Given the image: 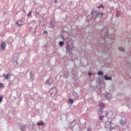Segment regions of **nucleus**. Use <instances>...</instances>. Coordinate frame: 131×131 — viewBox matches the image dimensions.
<instances>
[{
    "mask_svg": "<svg viewBox=\"0 0 131 131\" xmlns=\"http://www.w3.org/2000/svg\"><path fill=\"white\" fill-rule=\"evenodd\" d=\"M98 106L99 107L98 113L100 115H102V114H103L104 112V111H103V110L104 109V108H105V104L101 102L99 103Z\"/></svg>",
    "mask_w": 131,
    "mask_h": 131,
    "instance_id": "1",
    "label": "nucleus"
},
{
    "mask_svg": "<svg viewBox=\"0 0 131 131\" xmlns=\"http://www.w3.org/2000/svg\"><path fill=\"white\" fill-rule=\"evenodd\" d=\"M91 15L93 18H97L100 15V12H97L96 10H92Z\"/></svg>",
    "mask_w": 131,
    "mask_h": 131,
    "instance_id": "2",
    "label": "nucleus"
},
{
    "mask_svg": "<svg viewBox=\"0 0 131 131\" xmlns=\"http://www.w3.org/2000/svg\"><path fill=\"white\" fill-rule=\"evenodd\" d=\"M112 122H106L105 123V127L106 128H110L112 126Z\"/></svg>",
    "mask_w": 131,
    "mask_h": 131,
    "instance_id": "3",
    "label": "nucleus"
},
{
    "mask_svg": "<svg viewBox=\"0 0 131 131\" xmlns=\"http://www.w3.org/2000/svg\"><path fill=\"white\" fill-rule=\"evenodd\" d=\"M1 49H2L3 51H4V50H5V49H6V42H5L4 41L1 42Z\"/></svg>",
    "mask_w": 131,
    "mask_h": 131,
    "instance_id": "4",
    "label": "nucleus"
},
{
    "mask_svg": "<svg viewBox=\"0 0 131 131\" xmlns=\"http://www.w3.org/2000/svg\"><path fill=\"white\" fill-rule=\"evenodd\" d=\"M23 20H18L16 23V24L18 26H22L23 25Z\"/></svg>",
    "mask_w": 131,
    "mask_h": 131,
    "instance_id": "5",
    "label": "nucleus"
},
{
    "mask_svg": "<svg viewBox=\"0 0 131 131\" xmlns=\"http://www.w3.org/2000/svg\"><path fill=\"white\" fill-rule=\"evenodd\" d=\"M104 79H105V80H111V77H108L107 75H104Z\"/></svg>",
    "mask_w": 131,
    "mask_h": 131,
    "instance_id": "6",
    "label": "nucleus"
},
{
    "mask_svg": "<svg viewBox=\"0 0 131 131\" xmlns=\"http://www.w3.org/2000/svg\"><path fill=\"white\" fill-rule=\"evenodd\" d=\"M37 125L39 126L42 125V126H43V125H45V123L43 122H41L40 123H38Z\"/></svg>",
    "mask_w": 131,
    "mask_h": 131,
    "instance_id": "7",
    "label": "nucleus"
},
{
    "mask_svg": "<svg viewBox=\"0 0 131 131\" xmlns=\"http://www.w3.org/2000/svg\"><path fill=\"white\" fill-rule=\"evenodd\" d=\"M104 117H105L104 116H99V119L100 120H103L104 119Z\"/></svg>",
    "mask_w": 131,
    "mask_h": 131,
    "instance_id": "8",
    "label": "nucleus"
},
{
    "mask_svg": "<svg viewBox=\"0 0 131 131\" xmlns=\"http://www.w3.org/2000/svg\"><path fill=\"white\" fill-rule=\"evenodd\" d=\"M73 100L72 99H69V103H71V104H73Z\"/></svg>",
    "mask_w": 131,
    "mask_h": 131,
    "instance_id": "9",
    "label": "nucleus"
},
{
    "mask_svg": "<svg viewBox=\"0 0 131 131\" xmlns=\"http://www.w3.org/2000/svg\"><path fill=\"white\" fill-rule=\"evenodd\" d=\"M98 75H103V72L101 71H99L98 72Z\"/></svg>",
    "mask_w": 131,
    "mask_h": 131,
    "instance_id": "10",
    "label": "nucleus"
},
{
    "mask_svg": "<svg viewBox=\"0 0 131 131\" xmlns=\"http://www.w3.org/2000/svg\"><path fill=\"white\" fill-rule=\"evenodd\" d=\"M63 45H64V42H63V41H60L59 42V46L60 47H63Z\"/></svg>",
    "mask_w": 131,
    "mask_h": 131,
    "instance_id": "11",
    "label": "nucleus"
},
{
    "mask_svg": "<svg viewBox=\"0 0 131 131\" xmlns=\"http://www.w3.org/2000/svg\"><path fill=\"white\" fill-rule=\"evenodd\" d=\"M9 77H10V75L7 74V75L5 76V79H9Z\"/></svg>",
    "mask_w": 131,
    "mask_h": 131,
    "instance_id": "12",
    "label": "nucleus"
},
{
    "mask_svg": "<svg viewBox=\"0 0 131 131\" xmlns=\"http://www.w3.org/2000/svg\"><path fill=\"white\" fill-rule=\"evenodd\" d=\"M119 50L121 51V52H124V48H120Z\"/></svg>",
    "mask_w": 131,
    "mask_h": 131,
    "instance_id": "13",
    "label": "nucleus"
},
{
    "mask_svg": "<svg viewBox=\"0 0 131 131\" xmlns=\"http://www.w3.org/2000/svg\"><path fill=\"white\" fill-rule=\"evenodd\" d=\"M100 8H102V9H104V6H103L102 5H101L100 6H98L97 7L98 9H100Z\"/></svg>",
    "mask_w": 131,
    "mask_h": 131,
    "instance_id": "14",
    "label": "nucleus"
},
{
    "mask_svg": "<svg viewBox=\"0 0 131 131\" xmlns=\"http://www.w3.org/2000/svg\"><path fill=\"white\" fill-rule=\"evenodd\" d=\"M3 101V96L2 95L0 96V103H2V101Z\"/></svg>",
    "mask_w": 131,
    "mask_h": 131,
    "instance_id": "15",
    "label": "nucleus"
},
{
    "mask_svg": "<svg viewBox=\"0 0 131 131\" xmlns=\"http://www.w3.org/2000/svg\"><path fill=\"white\" fill-rule=\"evenodd\" d=\"M0 87L2 89V88H4V84L0 83Z\"/></svg>",
    "mask_w": 131,
    "mask_h": 131,
    "instance_id": "16",
    "label": "nucleus"
},
{
    "mask_svg": "<svg viewBox=\"0 0 131 131\" xmlns=\"http://www.w3.org/2000/svg\"><path fill=\"white\" fill-rule=\"evenodd\" d=\"M87 131H92V128H88L87 129Z\"/></svg>",
    "mask_w": 131,
    "mask_h": 131,
    "instance_id": "17",
    "label": "nucleus"
},
{
    "mask_svg": "<svg viewBox=\"0 0 131 131\" xmlns=\"http://www.w3.org/2000/svg\"><path fill=\"white\" fill-rule=\"evenodd\" d=\"M31 15V11H29V13L28 14V16H30Z\"/></svg>",
    "mask_w": 131,
    "mask_h": 131,
    "instance_id": "18",
    "label": "nucleus"
},
{
    "mask_svg": "<svg viewBox=\"0 0 131 131\" xmlns=\"http://www.w3.org/2000/svg\"><path fill=\"white\" fill-rule=\"evenodd\" d=\"M99 15H100L102 17V16H103V12L100 13Z\"/></svg>",
    "mask_w": 131,
    "mask_h": 131,
    "instance_id": "19",
    "label": "nucleus"
},
{
    "mask_svg": "<svg viewBox=\"0 0 131 131\" xmlns=\"http://www.w3.org/2000/svg\"><path fill=\"white\" fill-rule=\"evenodd\" d=\"M43 33H45V34H47L48 33V32L47 31H44Z\"/></svg>",
    "mask_w": 131,
    "mask_h": 131,
    "instance_id": "20",
    "label": "nucleus"
},
{
    "mask_svg": "<svg viewBox=\"0 0 131 131\" xmlns=\"http://www.w3.org/2000/svg\"><path fill=\"white\" fill-rule=\"evenodd\" d=\"M53 91H55V92H56V89H51V90H50V92H53Z\"/></svg>",
    "mask_w": 131,
    "mask_h": 131,
    "instance_id": "21",
    "label": "nucleus"
},
{
    "mask_svg": "<svg viewBox=\"0 0 131 131\" xmlns=\"http://www.w3.org/2000/svg\"><path fill=\"white\" fill-rule=\"evenodd\" d=\"M67 51H68L69 50V46L68 45L66 47Z\"/></svg>",
    "mask_w": 131,
    "mask_h": 131,
    "instance_id": "22",
    "label": "nucleus"
},
{
    "mask_svg": "<svg viewBox=\"0 0 131 131\" xmlns=\"http://www.w3.org/2000/svg\"><path fill=\"white\" fill-rule=\"evenodd\" d=\"M93 74H92V73H89V76H91V75H92Z\"/></svg>",
    "mask_w": 131,
    "mask_h": 131,
    "instance_id": "23",
    "label": "nucleus"
},
{
    "mask_svg": "<svg viewBox=\"0 0 131 131\" xmlns=\"http://www.w3.org/2000/svg\"><path fill=\"white\" fill-rule=\"evenodd\" d=\"M108 114H109V113H107L105 114V115L107 116V115H108Z\"/></svg>",
    "mask_w": 131,
    "mask_h": 131,
    "instance_id": "24",
    "label": "nucleus"
},
{
    "mask_svg": "<svg viewBox=\"0 0 131 131\" xmlns=\"http://www.w3.org/2000/svg\"><path fill=\"white\" fill-rule=\"evenodd\" d=\"M23 12H24V13L25 14V13H26V12H25V10H23Z\"/></svg>",
    "mask_w": 131,
    "mask_h": 131,
    "instance_id": "25",
    "label": "nucleus"
},
{
    "mask_svg": "<svg viewBox=\"0 0 131 131\" xmlns=\"http://www.w3.org/2000/svg\"><path fill=\"white\" fill-rule=\"evenodd\" d=\"M48 81H49V80H48L47 81L46 83H48Z\"/></svg>",
    "mask_w": 131,
    "mask_h": 131,
    "instance_id": "26",
    "label": "nucleus"
},
{
    "mask_svg": "<svg viewBox=\"0 0 131 131\" xmlns=\"http://www.w3.org/2000/svg\"><path fill=\"white\" fill-rule=\"evenodd\" d=\"M3 76H5V75H3Z\"/></svg>",
    "mask_w": 131,
    "mask_h": 131,
    "instance_id": "27",
    "label": "nucleus"
},
{
    "mask_svg": "<svg viewBox=\"0 0 131 131\" xmlns=\"http://www.w3.org/2000/svg\"><path fill=\"white\" fill-rule=\"evenodd\" d=\"M78 98H77L76 100H77Z\"/></svg>",
    "mask_w": 131,
    "mask_h": 131,
    "instance_id": "28",
    "label": "nucleus"
}]
</instances>
